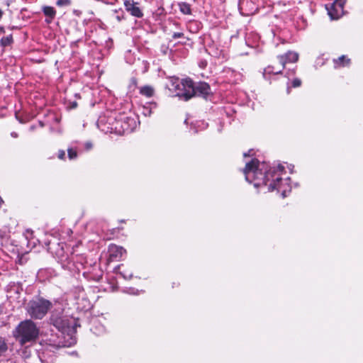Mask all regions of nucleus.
<instances>
[{
    "mask_svg": "<svg viewBox=\"0 0 363 363\" xmlns=\"http://www.w3.org/2000/svg\"><path fill=\"white\" fill-rule=\"evenodd\" d=\"M144 114L145 116H150L151 114V111L147 108L144 107Z\"/></svg>",
    "mask_w": 363,
    "mask_h": 363,
    "instance_id": "nucleus-25",
    "label": "nucleus"
},
{
    "mask_svg": "<svg viewBox=\"0 0 363 363\" xmlns=\"http://www.w3.org/2000/svg\"><path fill=\"white\" fill-rule=\"evenodd\" d=\"M68 157L70 160L75 159L77 156V152L73 149H68Z\"/></svg>",
    "mask_w": 363,
    "mask_h": 363,
    "instance_id": "nucleus-20",
    "label": "nucleus"
},
{
    "mask_svg": "<svg viewBox=\"0 0 363 363\" xmlns=\"http://www.w3.org/2000/svg\"><path fill=\"white\" fill-rule=\"evenodd\" d=\"M183 35H184L183 33H174L172 35V38L174 39H177V38L182 37Z\"/></svg>",
    "mask_w": 363,
    "mask_h": 363,
    "instance_id": "nucleus-23",
    "label": "nucleus"
},
{
    "mask_svg": "<svg viewBox=\"0 0 363 363\" xmlns=\"http://www.w3.org/2000/svg\"><path fill=\"white\" fill-rule=\"evenodd\" d=\"M43 11L46 16L50 18V20L47 21L48 23L51 22V21L55 18L56 14V11L52 6H44L43 8Z\"/></svg>",
    "mask_w": 363,
    "mask_h": 363,
    "instance_id": "nucleus-14",
    "label": "nucleus"
},
{
    "mask_svg": "<svg viewBox=\"0 0 363 363\" xmlns=\"http://www.w3.org/2000/svg\"><path fill=\"white\" fill-rule=\"evenodd\" d=\"M74 342H75V340H73V339L72 338V342L69 343V345H71V344H72V343H74Z\"/></svg>",
    "mask_w": 363,
    "mask_h": 363,
    "instance_id": "nucleus-30",
    "label": "nucleus"
},
{
    "mask_svg": "<svg viewBox=\"0 0 363 363\" xmlns=\"http://www.w3.org/2000/svg\"><path fill=\"white\" fill-rule=\"evenodd\" d=\"M140 93L147 97H151L154 95L155 90L151 86H144L140 87Z\"/></svg>",
    "mask_w": 363,
    "mask_h": 363,
    "instance_id": "nucleus-15",
    "label": "nucleus"
},
{
    "mask_svg": "<svg viewBox=\"0 0 363 363\" xmlns=\"http://www.w3.org/2000/svg\"><path fill=\"white\" fill-rule=\"evenodd\" d=\"M3 16V11H1V9H0V19Z\"/></svg>",
    "mask_w": 363,
    "mask_h": 363,
    "instance_id": "nucleus-28",
    "label": "nucleus"
},
{
    "mask_svg": "<svg viewBox=\"0 0 363 363\" xmlns=\"http://www.w3.org/2000/svg\"><path fill=\"white\" fill-rule=\"evenodd\" d=\"M333 61L335 68L347 66L350 62V60L349 58H347L346 56L345 55H342L341 57L334 60Z\"/></svg>",
    "mask_w": 363,
    "mask_h": 363,
    "instance_id": "nucleus-13",
    "label": "nucleus"
},
{
    "mask_svg": "<svg viewBox=\"0 0 363 363\" xmlns=\"http://www.w3.org/2000/svg\"><path fill=\"white\" fill-rule=\"evenodd\" d=\"M8 349L7 345L4 337H0V356Z\"/></svg>",
    "mask_w": 363,
    "mask_h": 363,
    "instance_id": "nucleus-18",
    "label": "nucleus"
},
{
    "mask_svg": "<svg viewBox=\"0 0 363 363\" xmlns=\"http://www.w3.org/2000/svg\"><path fill=\"white\" fill-rule=\"evenodd\" d=\"M284 170V167L281 164L269 170L267 164L253 159L246 164L243 173L246 181L253 183L255 187L267 186L269 191L277 189L281 192L284 198L286 196V189L284 188L281 177Z\"/></svg>",
    "mask_w": 363,
    "mask_h": 363,
    "instance_id": "nucleus-1",
    "label": "nucleus"
},
{
    "mask_svg": "<svg viewBox=\"0 0 363 363\" xmlns=\"http://www.w3.org/2000/svg\"><path fill=\"white\" fill-rule=\"evenodd\" d=\"M108 253L112 260H118L126 253V250L122 247L112 244L109 245Z\"/></svg>",
    "mask_w": 363,
    "mask_h": 363,
    "instance_id": "nucleus-9",
    "label": "nucleus"
},
{
    "mask_svg": "<svg viewBox=\"0 0 363 363\" xmlns=\"http://www.w3.org/2000/svg\"><path fill=\"white\" fill-rule=\"evenodd\" d=\"M282 65H281L279 67H275L274 66H268L267 67L263 72V77L265 79H268V76L271 74H281L282 70Z\"/></svg>",
    "mask_w": 363,
    "mask_h": 363,
    "instance_id": "nucleus-12",
    "label": "nucleus"
},
{
    "mask_svg": "<svg viewBox=\"0 0 363 363\" xmlns=\"http://www.w3.org/2000/svg\"><path fill=\"white\" fill-rule=\"evenodd\" d=\"M135 127V121L134 118L128 116H120L119 118H115L111 129L118 133L131 132Z\"/></svg>",
    "mask_w": 363,
    "mask_h": 363,
    "instance_id": "nucleus-6",
    "label": "nucleus"
},
{
    "mask_svg": "<svg viewBox=\"0 0 363 363\" xmlns=\"http://www.w3.org/2000/svg\"><path fill=\"white\" fill-rule=\"evenodd\" d=\"M125 279H130L133 277L132 272H120Z\"/></svg>",
    "mask_w": 363,
    "mask_h": 363,
    "instance_id": "nucleus-22",
    "label": "nucleus"
},
{
    "mask_svg": "<svg viewBox=\"0 0 363 363\" xmlns=\"http://www.w3.org/2000/svg\"><path fill=\"white\" fill-rule=\"evenodd\" d=\"M251 152V150L249 151V154H247V153H244V157H246L247 155H250V152Z\"/></svg>",
    "mask_w": 363,
    "mask_h": 363,
    "instance_id": "nucleus-29",
    "label": "nucleus"
},
{
    "mask_svg": "<svg viewBox=\"0 0 363 363\" xmlns=\"http://www.w3.org/2000/svg\"><path fill=\"white\" fill-rule=\"evenodd\" d=\"M50 323L63 334L72 335L79 325L77 320L72 316L64 315L63 312L55 309L50 318Z\"/></svg>",
    "mask_w": 363,
    "mask_h": 363,
    "instance_id": "nucleus-3",
    "label": "nucleus"
},
{
    "mask_svg": "<svg viewBox=\"0 0 363 363\" xmlns=\"http://www.w3.org/2000/svg\"><path fill=\"white\" fill-rule=\"evenodd\" d=\"M298 59L297 52L289 51L285 55H279L278 60L280 65H282V69H284L286 63L296 62Z\"/></svg>",
    "mask_w": 363,
    "mask_h": 363,
    "instance_id": "nucleus-8",
    "label": "nucleus"
},
{
    "mask_svg": "<svg viewBox=\"0 0 363 363\" xmlns=\"http://www.w3.org/2000/svg\"><path fill=\"white\" fill-rule=\"evenodd\" d=\"M180 11L184 14H190L191 13V8L189 4L186 3H183L180 4Z\"/></svg>",
    "mask_w": 363,
    "mask_h": 363,
    "instance_id": "nucleus-17",
    "label": "nucleus"
},
{
    "mask_svg": "<svg viewBox=\"0 0 363 363\" xmlns=\"http://www.w3.org/2000/svg\"><path fill=\"white\" fill-rule=\"evenodd\" d=\"M56 4L58 6H67L71 4L70 0H57Z\"/></svg>",
    "mask_w": 363,
    "mask_h": 363,
    "instance_id": "nucleus-19",
    "label": "nucleus"
},
{
    "mask_svg": "<svg viewBox=\"0 0 363 363\" xmlns=\"http://www.w3.org/2000/svg\"><path fill=\"white\" fill-rule=\"evenodd\" d=\"M301 84V81L299 79H294L292 82V86L294 87H298Z\"/></svg>",
    "mask_w": 363,
    "mask_h": 363,
    "instance_id": "nucleus-21",
    "label": "nucleus"
},
{
    "mask_svg": "<svg viewBox=\"0 0 363 363\" xmlns=\"http://www.w3.org/2000/svg\"><path fill=\"white\" fill-rule=\"evenodd\" d=\"M40 333V327L32 319L21 321L12 330V336L21 346L36 342Z\"/></svg>",
    "mask_w": 363,
    "mask_h": 363,
    "instance_id": "nucleus-2",
    "label": "nucleus"
},
{
    "mask_svg": "<svg viewBox=\"0 0 363 363\" xmlns=\"http://www.w3.org/2000/svg\"><path fill=\"white\" fill-rule=\"evenodd\" d=\"M170 89L176 92V95L185 101L195 96L194 82L191 79H185L182 82L178 78H172Z\"/></svg>",
    "mask_w": 363,
    "mask_h": 363,
    "instance_id": "nucleus-5",
    "label": "nucleus"
},
{
    "mask_svg": "<svg viewBox=\"0 0 363 363\" xmlns=\"http://www.w3.org/2000/svg\"><path fill=\"white\" fill-rule=\"evenodd\" d=\"M52 307L49 300L37 297L30 300L26 305V310L30 318L42 320Z\"/></svg>",
    "mask_w": 363,
    "mask_h": 363,
    "instance_id": "nucleus-4",
    "label": "nucleus"
},
{
    "mask_svg": "<svg viewBox=\"0 0 363 363\" xmlns=\"http://www.w3.org/2000/svg\"><path fill=\"white\" fill-rule=\"evenodd\" d=\"M195 96L206 98L211 93L210 86L206 82H199L194 86Z\"/></svg>",
    "mask_w": 363,
    "mask_h": 363,
    "instance_id": "nucleus-10",
    "label": "nucleus"
},
{
    "mask_svg": "<svg viewBox=\"0 0 363 363\" xmlns=\"http://www.w3.org/2000/svg\"><path fill=\"white\" fill-rule=\"evenodd\" d=\"M130 294H135V295H138V290H134V289H132L131 291L130 292Z\"/></svg>",
    "mask_w": 363,
    "mask_h": 363,
    "instance_id": "nucleus-26",
    "label": "nucleus"
},
{
    "mask_svg": "<svg viewBox=\"0 0 363 363\" xmlns=\"http://www.w3.org/2000/svg\"><path fill=\"white\" fill-rule=\"evenodd\" d=\"M346 0H335L330 6H326L328 15L332 19H338L344 13Z\"/></svg>",
    "mask_w": 363,
    "mask_h": 363,
    "instance_id": "nucleus-7",
    "label": "nucleus"
},
{
    "mask_svg": "<svg viewBox=\"0 0 363 363\" xmlns=\"http://www.w3.org/2000/svg\"><path fill=\"white\" fill-rule=\"evenodd\" d=\"M76 106H77V103L75 102V103H74V104H73L72 107H74H74H76Z\"/></svg>",
    "mask_w": 363,
    "mask_h": 363,
    "instance_id": "nucleus-31",
    "label": "nucleus"
},
{
    "mask_svg": "<svg viewBox=\"0 0 363 363\" xmlns=\"http://www.w3.org/2000/svg\"><path fill=\"white\" fill-rule=\"evenodd\" d=\"M65 156V152L64 150H60L59 151V153H58V157L61 160L64 159Z\"/></svg>",
    "mask_w": 363,
    "mask_h": 363,
    "instance_id": "nucleus-24",
    "label": "nucleus"
},
{
    "mask_svg": "<svg viewBox=\"0 0 363 363\" xmlns=\"http://www.w3.org/2000/svg\"><path fill=\"white\" fill-rule=\"evenodd\" d=\"M11 136H12L13 138H17V136H18L17 133H15V132L11 133Z\"/></svg>",
    "mask_w": 363,
    "mask_h": 363,
    "instance_id": "nucleus-27",
    "label": "nucleus"
},
{
    "mask_svg": "<svg viewBox=\"0 0 363 363\" xmlns=\"http://www.w3.org/2000/svg\"><path fill=\"white\" fill-rule=\"evenodd\" d=\"M124 6L125 9L130 13V14L133 16L140 18L143 16V12L141 10L136 6V4L133 1H125Z\"/></svg>",
    "mask_w": 363,
    "mask_h": 363,
    "instance_id": "nucleus-11",
    "label": "nucleus"
},
{
    "mask_svg": "<svg viewBox=\"0 0 363 363\" xmlns=\"http://www.w3.org/2000/svg\"><path fill=\"white\" fill-rule=\"evenodd\" d=\"M12 41H13V38H12V36L10 35H8V36H6V37H4L1 38V45L3 47H6V46L11 45Z\"/></svg>",
    "mask_w": 363,
    "mask_h": 363,
    "instance_id": "nucleus-16",
    "label": "nucleus"
}]
</instances>
